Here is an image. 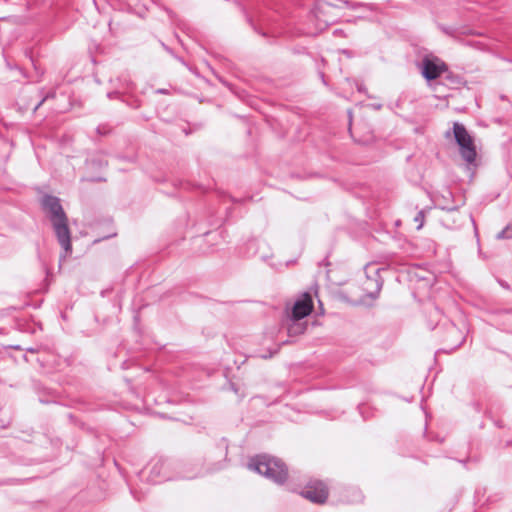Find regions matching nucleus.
Masks as SVG:
<instances>
[{"instance_id":"nucleus-1","label":"nucleus","mask_w":512,"mask_h":512,"mask_svg":"<svg viewBox=\"0 0 512 512\" xmlns=\"http://www.w3.org/2000/svg\"><path fill=\"white\" fill-rule=\"evenodd\" d=\"M42 206L48 214L53 230L56 234L59 244L66 253L72 250L71 233L68 226V217L64 212L60 200L57 197L46 195L42 199Z\"/></svg>"},{"instance_id":"nucleus-2","label":"nucleus","mask_w":512,"mask_h":512,"mask_svg":"<svg viewBox=\"0 0 512 512\" xmlns=\"http://www.w3.org/2000/svg\"><path fill=\"white\" fill-rule=\"evenodd\" d=\"M248 468L278 485L284 484L288 478L286 464L281 459L267 454L252 457Z\"/></svg>"},{"instance_id":"nucleus-3","label":"nucleus","mask_w":512,"mask_h":512,"mask_svg":"<svg viewBox=\"0 0 512 512\" xmlns=\"http://www.w3.org/2000/svg\"><path fill=\"white\" fill-rule=\"evenodd\" d=\"M453 133L456 143L459 145L461 157L468 163L473 164L477 157L476 147L473 139L460 123H454Z\"/></svg>"},{"instance_id":"nucleus-4","label":"nucleus","mask_w":512,"mask_h":512,"mask_svg":"<svg viewBox=\"0 0 512 512\" xmlns=\"http://www.w3.org/2000/svg\"><path fill=\"white\" fill-rule=\"evenodd\" d=\"M381 271H385V268H381L374 263L365 266L366 280L363 283V289L367 296L372 299L379 295L383 286V279L380 276Z\"/></svg>"},{"instance_id":"nucleus-5","label":"nucleus","mask_w":512,"mask_h":512,"mask_svg":"<svg viewBox=\"0 0 512 512\" xmlns=\"http://www.w3.org/2000/svg\"><path fill=\"white\" fill-rule=\"evenodd\" d=\"M447 69V65L438 58L424 57L421 62V74L428 81L439 78Z\"/></svg>"},{"instance_id":"nucleus-6","label":"nucleus","mask_w":512,"mask_h":512,"mask_svg":"<svg viewBox=\"0 0 512 512\" xmlns=\"http://www.w3.org/2000/svg\"><path fill=\"white\" fill-rule=\"evenodd\" d=\"M301 495L313 503L322 504L327 500L328 490L323 482L311 481L303 488Z\"/></svg>"},{"instance_id":"nucleus-7","label":"nucleus","mask_w":512,"mask_h":512,"mask_svg":"<svg viewBox=\"0 0 512 512\" xmlns=\"http://www.w3.org/2000/svg\"><path fill=\"white\" fill-rule=\"evenodd\" d=\"M313 309L312 298L305 293L301 299H298L292 308V317L294 320H301L308 316Z\"/></svg>"},{"instance_id":"nucleus-8","label":"nucleus","mask_w":512,"mask_h":512,"mask_svg":"<svg viewBox=\"0 0 512 512\" xmlns=\"http://www.w3.org/2000/svg\"><path fill=\"white\" fill-rule=\"evenodd\" d=\"M363 500V494L357 487H347L342 492V501L348 504L360 503Z\"/></svg>"},{"instance_id":"nucleus-9","label":"nucleus","mask_w":512,"mask_h":512,"mask_svg":"<svg viewBox=\"0 0 512 512\" xmlns=\"http://www.w3.org/2000/svg\"><path fill=\"white\" fill-rule=\"evenodd\" d=\"M266 243L263 240L259 239H251L246 244V255L247 256H254L259 254L260 258L265 260L268 258V256L264 253H260V247L265 246Z\"/></svg>"},{"instance_id":"nucleus-10","label":"nucleus","mask_w":512,"mask_h":512,"mask_svg":"<svg viewBox=\"0 0 512 512\" xmlns=\"http://www.w3.org/2000/svg\"><path fill=\"white\" fill-rule=\"evenodd\" d=\"M414 221L418 224L417 225V229H421L422 226H423V221H424V212L423 211H419L417 213V215L415 216L414 218Z\"/></svg>"},{"instance_id":"nucleus-11","label":"nucleus","mask_w":512,"mask_h":512,"mask_svg":"<svg viewBox=\"0 0 512 512\" xmlns=\"http://www.w3.org/2000/svg\"><path fill=\"white\" fill-rule=\"evenodd\" d=\"M508 229H509V226H506L502 231H500V232L497 234L496 238H497V239H499V240H500V239H508V238H511L512 236L507 234Z\"/></svg>"},{"instance_id":"nucleus-12","label":"nucleus","mask_w":512,"mask_h":512,"mask_svg":"<svg viewBox=\"0 0 512 512\" xmlns=\"http://www.w3.org/2000/svg\"><path fill=\"white\" fill-rule=\"evenodd\" d=\"M303 330H304V328L298 324H295V325L289 327V329H288L290 334L291 333H302Z\"/></svg>"},{"instance_id":"nucleus-13","label":"nucleus","mask_w":512,"mask_h":512,"mask_svg":"<svg viewBox=\"0 0 512 512\" xmlns=\"http://www.w3.org/2000/svg\"><path fill=\"white\" fill-rule=\"evenodd\" d=\"M324 8H325V7H324V5H323L322 3H319V4L317 5V8H316V9H317V13H316V17H317V18H319V17H320L319 13H320L322 10H324Z\"/></svg>"},{"instance_id":"nucleus-14","label":"nucleus","mask_w":512,"mask_h":512,"mask_svg":"<svg viewBox=\"0 0 512 512\" xmlns=\"http://www.w3.org/2000/svg\"><path fill=\"white\" fill-rule=\"evenodd\" d=\"M229 388H230L231 390H233L235 393H237V390H236V388H235V384H234V383H229Z\"/></svg>"}]
</instances>
